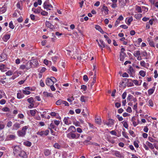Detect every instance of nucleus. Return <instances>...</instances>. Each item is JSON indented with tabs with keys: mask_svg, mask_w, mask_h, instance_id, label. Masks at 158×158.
<instances>
[{
	"mask_svg": "<svg viewBox=\"0 0 158 158\" xmlns=\"http://www.w3.org/2000/svg\"><path fill=\"white\" fill-rule=\"evenodd\" d=\"M48 0L46 1H45L43 5L45 9L48 10H51V8H52L53 7L52 6L51 4H49L48 2Z\"/></svg>",
	"mask_w": 158,
	"mask_h": 158,
	"instance_id": "7ed1b4c3",
	"label": "nucleus"
},
{
	"mask_svg": "<svg viewBox=\"0 0 158 158\" xmlns=\"http://www.w3.org/2000/svg\"><path fill=\"white\" fill-rule=\"evenodd\" d=\"M139 75L143 77H144L145 75V72L143 70H141L139 72Z\"/></svg>",
	"mask_w": 158,
	"mask_h": 158,
	"instance_id": "f704fd0d",
	"label": "nucleus"
},
{
	"mask_svg": "<svg viewBox=\"0 0 158 158\" xmlns=\"http://www.w3.org/2000/svg\"><path fill=\"white\" fill-rule=\"evenodd\" d=\"M46 84L48 86H50L53 85V82L52 81L50 78H48L46 80Z\"/></svg>",
	"mask_w": 158,
	"mask_h": 158,
	"instance_id": "9d476101",
	"label": "nucleus"
},
{
	"mask_svg": "<svg viewBox=\"0 0 158 158\" xmlns=\"http://www.w3.org/2000/svg\"><path fill=\"white\" fill-rule=\"evenodd\" d=\"M6 102V101L4 99H2L0 100V104L1 105H3Z\"/></svg>",
	"mask_w": 158,
	"mask_h": 158,
	"instance_id": "13d9d810",
	"label": "nucleus"
},
{
	"mask_svg": "<svg viewBox=\"0 0 158 158\" xmlns=\"http://www.w3.org/2000/svg\"><path fill=\"white\" fill-rule=\"evenodd\" d=\"M43 94L45 97H52L53 96L52 94L51 93L44 92Z\"/></svg>",
	"mask_w": 158,
	"mask_h": 158,
	"instance_id": "2eb2a0df",
	"label": "nucleus"
},
{
	"mask_svg": "<svg viewBox=\"0 0 158 158\" xmlns=\"http://www.w3.org/2000/svg\"><path fill=\"white\" fill-rule=\"evenodd\" d=\"M88 97L83 96H81L80 98V100L82 102H85L87 100Z\"/></svg>",
	"mask_w": 158,
	"mask_h": 158,
	"instance_id": "6ab92c4d",
	"label": "nucleus"
},
{
	"mask_svg": "<svg viewBox=\"0 0 158 158\" xmlns=\"http://www.w3.org/2000/svg\"><path fill=\"white\" fill-rule=\"evenodd\" d=\"M40 85L42 87H44L45 85V84H44L43 81L42 80H40Z\"/></svg>",
	"mask_w": 158,
	"mask_h": 158,
	"instance_id": "e2e57ef3",
	"label": "nucleus"
},
{
	"mask_svg": "<svg viewBox=\"0 0 158 158\" xmlns=\"http://www.w3.org/2000/svg\"><path fill=\"white\" fill-rule=\"evenodd\" d=\"M99 41H100V42L101 44V48H102H102H104V47H105V44L104 42V41L100 40H99Z\"/></svg>",
	"mask_w": 158,
	"mask_h": 158,
	"instance_id": "bb28decb",
	"label": "nucleus"
},
{
	"mask_svg": "<svg viewBox=\"0 0 158 158\" xmlns=\"http://www.w3.org/2000/svg\"><path fill=\"white\" fill-rule=\"evenodd\" d=\"M25 65L26 66V69H27L28 70L31 68V66H30L28 62H27Z\"/></svg>",
	"mask_w": 158,
	"mask_h": 158,
	"instance_id": "a19ab883",
	"label": "nucleus"
},
{
	"mask_svg": "<svg viewBox=\"0 0 158 158\" xmlns=\"http://www.w3.org/2000/svg\"><path fill=\"white\" fill-rule=\"evenodd\" d=\"M27 101L30 103H33L34 102L33 98L32 97H31L28 98L27 99Z\"/></svg>",
	"mask_w": 158,
	"mask_h": 158,
	"instance_id": "4c0bfd02",
	"label": "nucleus"
},
{
	"mask_svg": "<svg viewBox=\"0 0 158 158\" xmlns=\"http://www.w3.org/2000/svg\"><path fill=\"white\" fill-rule=\"evenodd\" d=\"M129 132L130 134L133 137H134L135 136V134L134 131L131 130H130L129 131Z\"/></svg>",
	"mask_w": 158,
	"mask_h": 158,
	"instance_id": "864d4df0",
	"label": "nucleus"
},
{
	"mask_svg": "<svg viewBox=\"0 0 158 158\" xmlns=\"http://www.w3.org/2000/svg\"><path fill=\"white\" fill-rule=\"evenodd\" d=\"M114 120L111 119H109L108 122H106L105 121H103V123L104 125H106L107 126L111 127L112 125H113L114 123Z\"/></svg>",
	"mask_w": 158,
	"mask_h": 158,
	"instance_id": "20e7f679",
	"label": "nucleus"
},
{
	"mask_svg": "<svg viewBox=\"0 0 158 158\" xmlns=\"http://www.w3.org/2000/svg\"><path fill=\"white\" fill-rule=\"evenodd\" d=\"M134 72V69L131 66L129 67V69L128 70L127 72L129 74H132V73Z\"/></svg>",
	"mask_w": 158,
	"mask_h": 158,
	"instance_id": "473e14b6",
	"label": "nucleus"
},
{
	"mask_svg": "<svg viewBox=\"0 0 158 158\" xmlns=\"http://www.w3.org/2000/svg\"><path fill=\"white\" fill-rule=\"evenodd\" d=\"M5 65L3 64H2L0 65V70L2 71H4L5 69Z\"/></svg>",
	"mask_w": 158,
	"mask_h": 158,
	"instance_id": "79ce46f5",
	"label": "nucleus"
},
{
	"mask_svg": "<svg viewBox=\"0 0 158 158\" xmlns=\"http://www.w3.org/2000/svg\"><path fill=\"white\" fill-rule=\"evenodd\" d=\"M22 91L23 93L25 95H28L31 93L30 92L26 90H23Z\"/></svg>",
	"mask_w": 158,
	"mask_h": 158,
	"instance_id": "c9c22d12",
	"label": "nucleus"
},
{
	"mask_svg": "<svg viewBox=\"0 0 158 158\" xmlns=\"http://www.w3.org/2000/svg\"><path fill=\"white\" fill-rule=\"evenodd\" d=\"M62 104H64L65 106H69V103L66 101H63Z\"/></svg>",
	"mask_w": 158,
	"mask_h": 158,
	"instance_id": "774afa93",
	"label": "nucleus"
},
{
	"mask_svg": "<svg viewBox=\"0 0 158 158\" xmlns=\"http://www.w3.org/2000/svg\"><path fill=\"white\" fill-rule=\"evenodd\" d=\"M81 89L83 90L84 91H85L87 89V87L84 85H81Z\"/></svg>",
	"mask_w": 158,
	"mask_h": 158,
	"instance_id": "5fc2aeb1",
	"label": "nucleus"
},
{
	"mask_svg": "<svg viewBox=\"0 0 158 158\" xmlns=\"http://www.w3.org/2000/svg\"><path fill=\"white\" fill-rule=\"evenodd\" d=\"M50 78L52 80V81L53 82V84L54 83V82H56L57 81L56 79L54 77H51Z\"/></svg>",
	"mask_w": 158,
	"mask_h": 158,
	"instance_id": "680f3d73",
	"label": "nucleus"
},
{
	"mask_svg": "<svg viewBox=\"0 0 158 158\" xmlns=\"http://www.w3.org/2000/svg\"><path fill=\"white\" fill-rule=\"evenodd\" d=\"M15 138V136L14 135H9V138L10 140L14 139Z\"/></svg>",
	"mask_w": 158,
	"mask_h": 158,
	"instance_id": "338daca9",
	"label": "nucleus"
},
{
	"mask_svg": "<svg viewBox=\"0 0 158 158\" xmlns=\"http://www.w3.org/2000/svg\"><path fill=\"white\" fill-rule=\"evenodd\" d=\"M24 144L27 147H30L31 145V143L29 141H26L24 142Z\"/></svg>",
	"mask_w": 158,
	"mask_h": 158,
	"instance_id": "b1692460",
	"label": "nucleus"
},
{
	"mask_svg": "<svg viewBox=\"0 0 158 158\" xmlns=\"http://www.w3.org/2000/svg\"><path fill=\"white\" fill-rule=\"evenodd\" d=\"M133 98V97L132 95L131 94H129L127 98V101L131 102L132 101Z\"/></svg>",
	"mask_w": 158,
	"mask_h": 158,
	"instance_id": "5701e85b",
	"label": "nucleus"
},
{
	"mask_svg": "<svg viewBox=\"0 0 158 158\" xmlns=\"http://www.w3.org/2000/svg\"><path fill=\"white\" fill-rule=\"evenodd\" d=\"M146 144L148 146H149V147L151 149H153L154 148V147L153 144H152L151 143L149 142L148 141H147L146 143Z\"/></svg>",
	"mask_w": 158,
	"mask_h": 158,
	"instance_id": "412c9836",
	"label": "nucleus"
},
{
	"mask_svg": "<svg viewBox=\"0 0 158 158\" xmlns=\"http://www.w3.org/2000/svg\"><path fill=\"white\" fill-rule=\"evenodd\" d=\"M133 82L135 84V85H140L139 84V82L137 80H133Z\"/></svg>",
	"mask_w": 158,
	"mask_h": 158,
	"instance_id": "4d7b16f0",
	"label": "nucleus"
},
{
	"mask_svg": "<svg viewBox=\"0 0 158 158\" xmlns=\"http://www.w3.org/2000/svg\"><path fill=\"white\" fill-rule=\"evenodd\" d=\"M54 147L55 148L58 149H59L60 148V146L57 143H55L54 145Z\"/></svg>",
	"mask_w": 158,
	"mask_h": 158,
	"instance_id": "58836bf2",
	"label": "nucleus"
},
{
	"mask_svg": "<svg viewBox=\"0 0 158 158\" xmlns=\"http://www.w3.org/2000/svg\"><path fill=\"white\" fill-rule=\"evenodd\" d=\"M12 122L11 121H9L6 125L7 127H10L12 126Z\"/></svg>",
	"mask_w": 158,
	"mask_h": 158,
	"instance_id": "603ef678",
	"label": "nucleus"
},
{
	"mask_svg": "<svg viewBox=\"0 0 158 158\" xmlns=\"http://www.w3.org/2000/svg\"><path fill=\"white\" fill-rule=\"evenodd\" d=\"M6 55L5 53H2L0 55V62L3 61L6 59Z\"/></svg>",
	"mask_w": 158,
	"mask_h": 158,
	"instance_id": "1a4fd4ad",
	"label": "nucleus"
},
{
	"mask_svg": "<svg viewBox=\"0 0 158 158\" xmlns=\"http://www.w3.org/2000/svg\"><path fill=\"white\" fill-rule=\"evenodd\" d=\"M13 153L17 158H27L26 153L18 146H16L14 148Z\"/></svg>",
	"mask_w": 158,
	"mask_h": 158,
	"instance_id": "f257e3e1",
	"label": "nucleus"
},
{
	"mask_svg": "<svg viewBox=\"0 0 158 158\" xmlns=\"http://www.w3.org/2000/svg\"><path fill=\"white\" fill-rule=\"evenodd\" d=\"M148 139L152 143H154L156 141L155 139H153L152 137H149Z\"/></svg>",
	"mask_w": 158,
	"mask_h": 158,
	"instance_id": "49530a36",
	"label": "nucleus"
},
{
	"mask_svg": "<svg viewBox=\"0 0 158 158\" xmlns=\"http://www.w3.org/2000/svg\"><path fill=\"white\" fill-rule=\"evenodd\" d=\"M149 44L152 47H154V42L150 40L149 42Z\"/></svg>",
	"mask_w": 158,
	"mask_h": 158,
	"instance_id": "6e6d98bb",
	"label": "nucleus"
},
{
	"mask_svg": "<svg viewBox=\"0 0 158 158\" xmlns=\"http://www.w3.org/2000/svg\"><path fill=\"white\" fill-rule=\"evenodd\" d=\"M24 96V95L23 94H22L20 93H18L17 94V98L18 99H21Z\"/></svg>",
	"mask_w": 158,
	"mask_h": 158,
	"instance_id": "c85d7f7f",
	"label": "nucleus"
},
{
	"mask_svg": "<svg viewBox=\"0 0 158 158\" xmlns=\"http://www.w3.org/2000/svg\"><path fill=\"white\" fill-rule=\"evenodd\" d=\"M148 105L152 107L153 106V103L152 100H150L148 102Z\"/></svg>",
	"mask_w": 158,
	"mask_h": 158,
	"instance_id": "de8ad7c7",
	"label": "nucleus"
},
{
	"mask_svg": "<svg viewBox=\"0 0 158 158\" xmlns=\"http://www.w3.org/2000/svg\"><path fill=\"white\" fill-rule=\"evenodd\" d=\"M10 109L7 107H5L2 108V110L5 112H7L9 111Z\"/></svg>",
	"mask_w": 158,
	"mask_h": 158,
	"instance_id": "c03bdc74",
	"label": "nucleus"
},
{
	"mask_svg": "<svg viewBox=\"0 0 158 158\" xmlns=\"http://www.w3.org/2000/svg\"><path fill=\"white\" fill-rule=\"evenodd\" d=\"M10 34L5 35L3 37H2V39L4 42H7V40L10 39Z\"/></svg>",
	"mask_w": 158,
	"mask_h": 158,
	"instance_id": "f8f14e48",
	"label": "nucleus"
},
{
	"mask_svg": "<svg viewBox=\"0 0 158 158\" xmlns=\"http://www.w3.org/2000/svg\"><path fill=\"white\" fill-rule=\"evenodd\" d=\"M127 111L128 113H131L132 112V110L130 106H128L127 109Z\"/></svg>",
	"mask_w": 158,
	"mask_h": 158,
	"instance_id": "69168bd1",
	"label": "nucleus"
},
{
	"mask_svg": "<svg viewBox=\"0 0 158 158\" xmlns=\"http://www.w3.org/2000/svg\"><path fill=\"white\" fill-rule=\"evenodd\" d=\"M135 17L136 19H139L142 17V15L140 14H136L135 15Z\"/></svg>",
	"mask_w": 158,
	"mask_h": 158,
	"instance_id": "c756f323",
	"label": "nucleus"
},
{
	"mask_svg": "<svg viewBox=\"0 0 158 158\" xmlns=\"http://www.w3.org/2000/svg\"><path fill=\"white\" fill-rule=\"evenodd\" d=\"M74 132H69L67 135V136L69 139H76L75 133H73Z\"/></svg>",
	"mask_w": 158,
	"mask_h": 158,
	"instance_id": "423d86ee",
	"label": "nucleus"
},
{
	"mask_svg": "<svg viewBox=\"0 0 158 158\" xmlns=\"http://www.w3.org/2000/svg\"><path fill=\"white\" fill-rule=\"evenodd\" d=\"M102 9V11H104V13L106 14H108L109 10L107 6H103Z\"/></svg>",
	"mask_w": 158,
	"mask_h": 158,
	"instance_id": "f3484780",
	"label": "nucleus"
},
{
	"mask_svg": "<svg viewBox=\"0 0 158 158\" xmlns=\"http://www.w3.org/2000/svg\"><path fill=\"white\" fill-rule=\"evenodd\" d=\"M114 155L117 157L121 158L123 157V156L120 152L118 151H114Z\"/></svg>",
	"mask_w": 158,
	"mask_h": 158,
	"instance_id": "9b49d317",
	"label": "nucleus"
},
{
	"mask_svg": "<svg viewBox=\"0 0 158 158\" xmlns=\"http://www.w3.org/2000/svg\"><path fill=\"white\" fill-rule=\"evenodd\" d=\"M136 10L139 13H141L142 12L140 6H136Z\"/></svg>",
	"mask_w": 158,
	"mask_h": 158,
	"instance_id": "2f4dec72",
	"label": "nucleus"
},
{
	"mask_svg": "<svg viewBox=\"0 0 158 158\" xmlns=\"http://www.w3.org/2000/svg\"><path fill=\"white\" fill-rule=\"evenodd\" d=\"M126 53H121L120 54V60L121 61H123L126 56Z\"/></svg>",
	"mask_w": 158,
	"mask_h": 158,
	"instance_id": "a211bd4d",
	"label": "nucleus"
},
{
	"mask_svg": "<svg viewBox=\"0 0 158 158\" xmlns=\"http://www.w3.org/2000/svg\"><path fill=\"white\" fill-rule=\"evenodd\" d=\"M13 73V72L11 70H9L6 73V74L7 76H11L12 75Z\"/></svg>",
	"mask_w": 158,
	"mask_h": 158,
	"instance_id": "e433bc0d",
	"label": "nucleus"
},
{
	"mask_svg": "<svg viewBox=\"0 0 158 158\" xmlns=\"http://www.w3.org/2000/svg\"><path fill=\"white\" fill-rule=\"evenodd\" d=\"M33 64H34L33 65V67H35L39 64L37 60H33Z\"/></svg>",
	"mask_w": 158,
	"mask_h": 158,
	"instance_id": "72a5a7b5",
	"label": "nucleus"
},
{
	"mask_svg": "<svg viewBox=\"0 0 158 158\" xmlns=\"http://www.w3.org/2000/svg\"><path fill=\"white\" fill-rule=\"evenodd\" d=\"M154 92V89H150L148 90V94H149L151 95Z\"/></svg>",
	"mask_w": 158,
	"mask_h": 158,
	"instance_id": "8fccbe9b",
	"label": "nucleus"
},
{
	"mask_svg": "<svg viewBox=\"0 0 158 158\" xmlns=\"http://www.w3.org/2000/svg\"><path fill=\"white\" fill-rule=\"evenodd\" d=\"M49 133V131L48 130H46L45 131H39L37 133V134L39 135L40 136H43V135H47Z\"/></svg>",
	"mask_w": 158,
	"mask_h": 158,
	"instance_id": "39448f33",
	"label": "nucleus"
},
{
	"mask_svg": "<svg viewBox=\"0 0 158 158\" xmlns=\"http://www.w3.org/2000/svg\"><path fill=\"white\" fill-rule=\"evenodd\" d=\"M51 151L48 149H46L44 151V153L46 156H48L51 153Z\"/></svg>",
	"mask_w": 158,
	"mask_h": 158,
	"instance_id": "4be33fe9",
	"label": "nucleus"
},
{
	"mask_svg": "<svg viewBox=\"0 0 158 158\" xmlns=\"http://www.w3.org/2000/svg\"><path fill=\"white\" fill-rule=\"evenodd\" d=\"M140 51L139 50H137L135 51L134 54V56L135 57H137L138 56H140Z\"/></svg>",
	"mask_w": 158,
	"mask_h": 158,
	"instance_id": "393cba45",
	"label": "nucleus"
},
{
	"mask_svg": "<svg viewBox=\"0 0 158 158\" xmlns=\"http://www.w3.org/2000/svg\"><path fill=\"white\" fill-rule=\"evenodd\" d=\"M83 80L86 81H87L88 80V78L86 75H85L83 76Z\"/></svg>",
	"mask_w": 158,
	"mask_h": 158,
	"instance_id": "0e129e2a",
	"label": "nucleus"
},
{
	"mask_svg": "<svg viewBox=\"0 0 158 158\" xmlns=\"http://www.w3.org/2000/svg\"><path fill=\"white\" fill-rule=\"evenodd\" d=\"M41 14L44 16L47 15L48 14V13L45 11H42L41 13Z\"/></svg>",
	"mask_w": 158,
	"mask_h": 158,
	"instance_id": "a18cd8bd",
	"label": "nucleus"
},
{
	"mask_svg": "<svg viewBox=\"0 0 158 158\" xmlns=\"http://www.w3.org/2000/svg\"><path fill=\"white\" fill-rule=\"evenodd\" d=\"M55 126L52 123H51L50 124V127H49L50 128H51V129H53L55 130V131H56V128L55 129Z\"/></svg>",
	"mask_w": 158,
	"mask_h": 158,
	"instance_id": "3c124183",
	"label": "nucleus"
},
{
	"mask_svg": "<svg viewBox=\"0 0 158 158\" xmlns=\"http://www.w3.org/2000/svg\"><path fill=\"white\" fill-rule=\"evenodd\" d=\"M45 25L47 27L50 28L51 29H53L54 28V26L49 22L46 21L45 23Z\"/></svg>",
	"mask_w": 158,
	"mask_h": 158,
	"instance_id": "ddd939ff",
	"label": "nucleus"
},
{
	"mask_svg": "<svg viewBox=\"0 0 158 158\" xmlns=\"http://www.w3.org/2000/svg\"><path fill=\"white\" fill-rule=\"evenodd\" d=\"M9 27L10 28H11L12 29H13L14 28L15 26L13 25L12 21H11L10 22L9 24Z\"/></svg>",
	"mask_w": 158,
	"mask_h": 158,
	"instance_id": "37998d69",
	"label": "nucleus"
},
{
	"mask_svg": "<svg viewBox=\"0 0 158 158\" xmlns=\"http://www.w3.org/2000/svg\"><path fill=\"white\" fill-rule=\"evenodd\" d=\"M95 122L98 124L100 125L101 124V120L100 117H98V118H97L96 117H95Z\"/></svg>",
	"mask_w": 158,
	"mask_h": 158,
	"instance_id": "aec40b11",
	"label": "nucleus"
},
{
	"mask_svg": "<svg viewBox=\"0 0 158 158\" xmlns=\"http://www.w3.org/2000/svg\"><path fill=\"white\" fill-rule=\"evenodd\" d=\"M36 111V110H30V113L31 115L32 116H35V114Z\"/></svg>",
	"mask_w": 158,
	"mask_h": 158,
	"instance_id": "7c9ffc66",
	"label": "nucleus"
},
{
	"mask_svg": "<svg viewBox=\"0 0 158 158\" xmlns=\"http://www.w3.org/2000/svg\"><path fill=\"white\" fill-rule=\"evenodd\" d=\"M121 123L123 124V126L124 127H125L126 128H128V125L127 123L126 122L123 121Z\"/></svg>",
	"mask_w": 158,
	"mask_h": 158,
	"instance_id": "cd10ccee",
	"label": "nucleus"
},
{
	"mask_svg": "<svg viewBox=\"0 0 158 158\" xmlns=\"http://www.w3.org/2000/svg\"><path fill=\"white\" fill-rule=\"evenodd\" d=\"M20 123L16 122L13 125L12 127V130H17L19 129L20 126Z\"/></svg>",
	"mask_w": 158,
	"mask_h": 158,
	"instance_id": "6e6552de",
	"label": "nucleus"
},
{
	"mask_svg": "<svg viewBox=\"0 0 158 158\" xmlns=\"http://www.w3.org/2000/svg\"><path fill=\"white\" fill-rule=\"evenodd\" d=\"M62 103L63 100L60 99L56 102V104L57 105H59L62 104Z\"/></svg>",
	"mask_w": 158,
	"mask_h": 158,
	"instance_id": "ea45409f",
	"label": "nucleus"
},
{
	"mask_svg": "<svg viewBox=\"0 0 158 158\" xmlns=\"http://www.w3.org/2000/svg\"><path fill=\"white\" fill-rule=\"evenodd\" d=\"M87 114H88L87 109L86 108H85V109L83 110L81 114L84 117H85L87 116Z\"/></svg>",
	"mask_w": 158,
	"mask_h": 158,
	"instance_id": "dca6fc26",
	"label": "nucleus"
},
{
	"mask_svg": "<svg viewBox=\"0 0 158 158\" xmlns=\"http://www.w3.org/2000/svg\"><path fill=\"white\" fill-rule=\"evenodd\" d=\"M95 28L99 31L101 30V29H102L100 26L98 25H96Z\"/></svg>",
	"mask_w": 158,
	"mask_h": 158,
	"instance_id": "052dcab7",
	"label": "nucleus"
},
{
	"mask_svg": "<svg viewBox=\"0 0 158 158\" xmlns=\"http://www.w3.org/2000/svg\"><path fill=\"white\" fill-rule=\"evenodd\" d=\"M28 128V126L23 127L21 130H19L17 131L18 136L22 137H24L26 134V131Z\"/></svg>",
	"mask_w": 158,
	"mask_h": 158,
	"instance_id": "f03ea898",
	"label": "nucleus"
},
{
	"mask_svg": "<svg viewBox=\"0 0 158 158\" xmlns=\"http://www.w3.org/2000/svg\"><path fill=\"white\" fill-rule=\"evenodd\" d=\"M116 117L119 121H121L123 120V117L122 116H120L119 115H117Z\"/></svg>",
	"mask_w": 158,
	"mask_h": 158,
	"instance_id": "bf43d9fd",
	"label": "nucleus"
},
{
	"mask_svg": "<svg viewBox=\"0 0 158 158\" xmlns=\"http://www.w3.org/2000/svg\"><path fill=\"white\" fill-rule=\"evenodd\" d=\"M76 132V129L74 126H71L66 131V132Z\"/></svg>",
	"mask_w": 158,
	"mask_h": 158,
	"instance_id": "0eeeda50",
	"label": "nucleus"
},
{
	"mask_svg": "<svg viewBox=\"0 0 158 158\" xmlns=\"http://www.w3.org/2000/svg\"><path fill=\"white\" fill-rule=\"evenodd\" d=\"M133 19L132 16H131L127 20V24L128 25H130L131 24V22L133 21Z\"/></svg>",
	"mask_w": 158,
	"mask_h": 158,
	"instance_id": "a878e982",
	"label": "nucleus"
},
{
	"mask_svg": "<svg viewBox=\"0 0 158 158\" xmlns=\"http://www.w3.org/2000/svg\"><path fill=\"white\" fill-rule=\"evenodd\" d=\"M122 135L123 136L125 137V138L128 139L129 137L127 135V133L124 131H122Z\"/></svg>",
	"mask_w": 158,
	"mask_h": 158,
	"instance_id": "09e8293b",
	"label": "nucleus"
},
{
	"mask_svg": "<svg viewBox=\"0 0 158 158\" xmlns=\"http://www.w3.org/2000/svg\"><path fill=\"white\" fill-rule=\"evenodd\" d=\"M32 10L34 13H40V11L41 10V8L39 7L37 9L33 8L32 9Z\"/></svg>",
	"mask_w": 158,
	"mask_h": 158,
	"instance_id": "4468645a",
	"label": "nucleus"
}]
</instances>
